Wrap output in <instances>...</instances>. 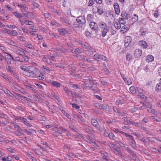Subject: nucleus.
Wrapping results in <instances>:
<instances>
[{"instance_id": "nucleus-1", "label": "nucleus", "mask_w": 161, "mask_h": 161, "mask_svg": "<svg viewBox=\"0 0 161 161\" xmlns=\"http://www.w3.org/2000/svg\"><path fill=\"white\" fill-rule=\"evenodd\" d=\"M99 25L102 29V36L103 37H104L109 30V27L107 26L106 24L104 22H100Z\"/></svg>"}, {"instance_id": "nucleus-2", "label": "nucleus", "mask_w": 161, "mask_h": 161, "mask_svg": "<svg viewBox=\"0 0 161 161\" xmlns=\"http://www.w3.org/2000/svg\"><path fill=\"white\" fill-rule=\"evenodd\" d=\"M93 58L97 61L103 60L104 61L107 62L108 61L106 56L99 53H96L93 56Z\"/></svg>"}, {"instance_id": "nucleus-3", "label": "nucleus", "mask_w": 161, "mask_h": 161, "mask_svg": "<svg viewBox=\"0 0 161 161\" xmlns=\"http://www.w3.org/2000/svg\"><path fill=\"white\" fill-rule=\"evenodd\" d=\"M38 70H39L36 68L29 67L27 72L29 73V75L31 77H35L36 75V72Z\"/></svg>"}, {"instance_id": "nucleus-4", "label": "nucleus", "mask_w": 161, "mask_h": 161, "mask_svg": "<svg viewBox=\"0 0 161 161\" xmlns=\"http://www.w3.org/2000/svg\"><path fill=\"white\" fill-rule=\"evenodd\" d=\"M76 20L78 23L80 25H83L86 23V19L84 16L77 17Z\"/></svg>"}, {"instance_id": "nucleus-5", "label": "nucleus", "mask_w": 161, "mask_h": 161, "mask_svg": "<svg viewBox=\"0 0 161 161\" xmlns=\"http://www.w3.org/2000/svg\"><path fill=\"white\" fill-rule=\"evenodd\" d=\"M4 58L8 64H10L11 63L12 59H13L12 55L9 53H8V55L4 57Z\"/></svg>"}, {"instance_id": "nucleus-6", "label": "nucleus", "mask_w": 161, "mask_h": 161, "mask_svg": "<svg viewBox=\"0 0 161 161\" xmlns=\"http://www.w3.org/2000/svg\"><path fill=\"white\" fill-rule=\"evenodd\" d=\"M87 50L85 51V54L89 57H90L92 55L94 52H96V50L92 47H91L90 49H88Z\"/></svg>"}, {"instance_id": "nucleus-7", "label": "nucleus", "mask_w": 161, "mask_h": 161, "mask_svg": "<svg viewBox=\"0 0 161 161\" xmlns=\"http://www.w3.org/2000/svg\"><path fill=\"white\" fill-rule=\"evenodd\" d=\"M90 26L93 31H94L97 32L98 29V27L97 24L95 22H91L90 23Z\"/></svg>"}, {"instance_id": "nucleus-8", "label": "nucleus", "mask_w": 161, "mask_h": 161, "mask_svg": "<svg viewBox=\"0 0 161 161\" xmlns=\"http://www.w3.org/2000/svg\"><path fill=\"white\" fill-rule=\"evenodd\" d=\"M7 34H9L10 36H16L19 35V32L14 30H5Z\"/></svg>"}, {"instance_id": "nucleus-9", "label": "nucleus", "mask_w": 161, "mask_h": 161, "mask_svg": "<svg viewBox=\"0 0 161 161\" xmlns=\"http://www.w3.org/2000/svg\"><path fill=\"white\" fill-rule=\"evenodd\" d=\"M58 31L59 34L62 35H64L67 33H69L70 32L69 30L67 28H60L58 29Z\"/></svg>"}, {"instance_id": "nucleus-10", "label": "nucleus", "mask_w": 161, "mask_h": 161, "mask_svg": "<svg viewBox=\"0 0 161 161\" xmlns=\"http://www.w3.org/2000/svg\"><path fill=\"white\" fill-rule=\"evenodd\" d=\"M131 40L132 39L130 36H127L125 37L124 45L125 47H127L129 46V44L131 42Z\"/></svg>"}, {"instance_id": "nucleus-11", "label": "nucleus", "mask_w": 161, "mask_h": 161, "mask_svg": "<svg viewBox=\"0 0 161 161\" xmlns=\"http://www.w3.org/2000/svg\"><path fill=\"white\" fill-rule=\"evenodd\" d=\"M57 130L58 133L60 134H61L64 132H69V131L68 130L66 129L65 127L62 126H60L58 129H57Z\"/></svg>"}, {"instance_id": "nucleus-12", "label": "nucleus", "mask_w": 161, "mask_h": 161, "mask_svg": "<svg viewBox=\"0 0 161 161\" xmlns=\"http://www.w3.org/2000/svg\"><path fill=\"white\" fill-rule=\"evenodd\" d=\"M113 109L114 111L116 113L118 114V115L119 116H125V114L126 113V111H124L123 113H121L120 111H119L118 109H117L115 107H113Z\"/></svg>"}, {"instance_id": "nucleus-13", "label": "nucleus", "mask_w": 161, "mask_h": 161, "mask_svg": "<svg viewBox=\"0 0 161 161\" xmlns=\"http://www.w3.org/2000/svg\"><path fill=\"white\" fill-rule=\"evenodd\" d=\"M71 52L73 53L78 54L81 53L82 52V48L81 47H78L76 49L72 48L71 49Z\"/></svg>"}, {"instance_id": "nucleus-14", "label": "nucleus", "mask_w": 161, "mask_h": 161, "mask_svg": "<svg viewBox=\"0 0 161 161\" xmlns=\"http://www.w3.org/2000/svg\"><path fill=\"white\" fill-rule=\"evenodd\" d=\"M114 7L115 13L116 14L119 15L120 13V9L119 4L117 3H115L114 4Z\"/></svg>"}, {"instance_id": "nucleus-15", "label": "nucleus", "mask_w": 161, "mask_h": 161, "mask_svg": "<svg viewBox=\"0 0 161 161\" xmlns=\"http://www.w3.org/2000/svg\"><path fill=\"white\" fill-rule=\"evenodd\" d=\"M91 122L92 125L98 129L99 126V124L97 121L94 119H92L91 120Z\"/></svg>"}, {"instance_id": "nucleus-16", "label": "nucleus", "mask_w": 161, "mask_h": 161, "mask_svg": "<svg viewBox=\"0 0 161 161\" xmlns=\"http://www.w3.org/2000/svg\"><path fill=\"white\" fill-rule=\"evenodd\" d=\"M134 54L136 58H139L142 54V51L139 49H137L135 50Z\"/></svg>"}, {"instance_id": "nucleus-17", "label": "nucleus", "mask_w": 161, "mask_h": 161, "mask_svg": "<svg viewBox=\"0 0 161 161\" xmlns=\"http://www.w3.org/2000/svg\"><path fill=\"white\" fill-rule=\"evenodd\" d=\"M66 67H67V69H68L69 71H76V68L74 65L73 64L68 65Z\"/></svg>"}, {"instance_id": "nucleus-18", "label": "nucleus", "mask_w": 161, "mask_h": 161, "mask_svg": "<svg viewBox=\"0 0 161 161\" xmlns=\"http://www.w3.org/2000/svg\"><path fill=\"white\" fill-rule=\"evenodd\" d=\"M98 84L97 83L96 86L95 85H92L88 86V88L92 90L95 92H97V89L98 88Z\"/></svg>"}, {"instance_id": "nucleus-19", "label": "nucleus", "mask_w": 161, "mask_h": 161, "mask_svg": "<svg viewBox=\"0 0 161 161\" xmlns=\"http://www.w3.org/2000/svg\"><path fill=\"white\" fill-rule=\"evenodd\" d=\"M14 15L18 19H22L23 16L22 15L21 13L19 11H15L13 12Z\"/></svg>"}, {"instance_id": "nucleus-20", "label": "nucleus", "mask_w": 161, "mask_h": 161, "mask_svg": "<svg viewBox=\"0 0 161 161\" xmlns=\"http://www.w3.org/2000/svg\"><path fill=\"white\" fill-rule=\"evenodd\" d=\"M129 27L130 26L128 25H125L121 28L120 31L122 32V33H124L129 29Z\"/></svg>"}, {"instance_id": "nucleus-21", "label": "nucleus", "mask_w": 161, "mask_h": 161, "mask_svg": "<svg viewBox=\"0 0 161 161\" xmlns=\"http://www.w3.org/2000/svg\"><path fill=\"white\" fill-rule=\"evenodd\" d=\"M18 6L21 8L22 9L21 11L24 14L25 12V11L28 9V7L26 5L24 4H20L18 5Z\"/></svg>"}, {"instance_id": "nucleus-22", "label": "nucleus", "mask_w": 161, "mask_h": 161, "mask_svg": "<svg viewBox=\"0 0 161 161\" xmlns=\"http://www.w3.org/2000/svg\"><path fill=\"white\" fill-rule=\"evenodd\" d=\"M6 69L7 71L10 73L12 74L15 71L14 69L9 65H6Z\"/></svg>"}, {"instance_id": "nucleus-23", "label": "nucleus", "mask_w": 161, "mask_h": 161, "mask_svg": "<svg viewBox=\"0 0 161 161\" xmlns=\"http://www.w3.org/2000/svg\"><path fill=\"white\" fill-rule=\"evenodd\" d=\"M139 44L141 47H142L143 48H146L147 46V43L143 41H141L139 42Z\"/></svg>"}, {"instance_id": "nucleus-24", "label": "nucleus", "mask_w": 161, "mask_h": 161, "mask_svg": "<svg viewBox=\"0 0 161 161\" xmlns=\"http://www.w3.org/2000/svg\"><path fill=\"white\" fill-rule=\"evenodd\" d=\"M80 44H81L82 47L86 49H90V48L91 47L86 42H82Z\"/></svg>"}, {"instance_id": "nucleus-25", "label": "nucleus", "mask_w": 161, "mask_h": 161, "mask_svg": "<svg viewBox=\"0 0 161 161\" xmlns=\"http://www.w3.org/2000/svg\"><path fill=\"white\" fill-rule=\"evenodd\" d=\"M154 57L151 55H149L146 57V61L147 62H150L154 60Z\"/></svg>"}, {"instance_id": "nucleus-26", "label": "nucleus", "mask_w": 161, "mask_h": 161, "mask_svg": "<svg viewBox=\"0 0 161 161\" xmlns=\"http://www.w3.org/2000/svg\"><path fill=\"white\" fill-rule=\"evenodd\" d=\"M129 142L130 145L134 149H136L137 148V147L136 145V142L134 140V139L130 141Z\"/></svg>"}, {"instance_id": "nucleus-27", "label": "nucleus", "mask_w": 161, "mask_h": 161, "mask_svg": "<svg viewBox=\"0 0 161 161\" xmlns=\"http://www.w3.org/2000/svg\"><path fill=\"white\" fill-rule=\"evenodd\" d=\"M51 84L53 86L57 88L60 87L61 85V84L58 82L55 81H53L52 82Z\"/></svg>"}, {"instance_id": "nucleus-28", "label": "nucleus", "mask_w": 161, "mask_h": 161, "mask_svg": "<svg viewBox=\"0 0 161 161\" xmlns=\"http://www.w3.org/2000/svg\"><path fill=\"white\" fill-rule=\"evenodd\" d=\"M114 25L115 27L117 29H120L121 27V25L119 22L115 21L114 22Z\"/></svg>"}, {"instance_id": "nucleus-29", "label": "nucleus", "mask_w": 161, "mask_h": 161, "mask_svg": "<svg viewBox=\"0 0 161 161\" xmlns=\"http://www.w3.org/2000/svg\"><path fill=\"white\" fill-rule=\"evenodd\" d=\"M61 19L62 22L63 23L67 24L68 25H69V26H70V24L69 23V20L67 19L66 18H65L64 17H62L61 18Z\"/></svg>"}, {"instance_id": "nucleus-30", "label": "nucleus", "mask_w": 161, "mask_h": 161, "mask_svg": "<svg viewBox=\"0 0 161 161\" xmlns=\"http://www.w3.org/2000/svg\"><path fill=\"white\" fill-rule=\"evenodd\" d=\"M9 17L8 15L4 14L3 16L0 17V20L3 21H5L7 20Z\"/></svg>"}, {"instance_id": "nucleus-31", "label": "nucleus", "mask_w": 161, "mask_h": 161, "mask_svg": "<svg viewBox=\"0 0 161 161\" xmlns=\"http://www.w3.org/2000/svg\"><path fill=\"white\" fill-rule=\"evenodd\" d=\"M24 14L29 18L31 19L34 18L33 14L31 12H27V13Z\"/></svg>"}, {"instance_id": "nucleus-32", "label": "nucleus", "mask_w": 161, "mask_h": 161, "mask_svg": "<svg viewBox=\"0 0 161 161\" xmlns=\"http://www.w3.org/2000/svg\"><path fill=\"white\" fill-rule=\"evenodd\" d=\"M149 118L151 119V120H152V121H156L157 122H159L161 121V119L159 117L158 118V119H156L154 116H149Z\"/></svg>"}, {"instance_id": "nucleus-33", "label": "nucleus", "mask_w": 161, "mask_h": 161, "mask_svg": "<svg viewBox=\"0 0 161 161\" xmlns=\"http://www.w3.org/2000/svg\"><path fill=\"white\" fill-rule=\"evenodd\" d=\"M84 130L87 132L88 134L90 135H92V131L90 130L89 127L88 126H86L84 127Z\"/></svg>"}, {"instance_id": "nucleus-34", "label": "nucleus", "mask_w": 161, "mask_h": 161, "mask_svg": "<svg viewBox=\"0 0 161 161\" xmlns=\"http://www.w3.org/2000/svg\"><path fill=\"white\" fill-rule=\"evenodd\" d=\"M31 5L32 6V8L33 9H35L38 8L39 7V5L38 4L35 2H33L32 3Z\"/></svg>"}, {"instance_id": "nucleus-35", "label": "nucleus", "mask_w": 161, "mask_h": 161, "mask_svg": "<svg viewBox=\"0 0 161 161\" xmlns=\"http://www.w3.org/2000/svg\"><path fill=\"white\" fill-rule=\"evenodd\" d=\"M138 20V16L136 14H134L132 18V21L133 22H135Z\"/></svg>"}, {"instance_id": "nucleus-36", "label": "nucleus", "mask_w": 161, "mask_h": 161, "mask_svg": "<svg viewBox=\"0 0 161 161\" xmlns=\"http://www.w3.org/2000/svg\"><path fill=\"white\" fill-rule=\"evenodd\" d=\"M155 90L158 92H160L161 91V84L159 82L156 85Z\"/></svg>"}, {"instance_id": "nucleus-37", "label": "nucleus", "mask_w": 161, "mask_h": 161, "mask_svg": "<svg viewBox=\"0 0 161 161\" xmlns=\"http://www.w3.org/2000/svg\"><path fill=\"white\" fill-rule=\"evenodd\" d=\"M104 12L103 11V9L101 8L100 6L97 8V13H98L99 14H102Z\"/></svg>"}, {"instance_id": "nucleus-38", "label": "nucleus", "mask_w": 161, "mask_h": 161, "mask_svg": "<svg viewBox=\"0 0 161 161\" xmlns=\"http://www.w3.org/2000/svg\"><path fill=\"white\" fill-rule=\"evenodd\" d=\"M108 136L111 140H115L116 137L115 136L114 134L112 133H109L108 134Z\"/></svg>"}, {"instance_id": "nucleus-39", "label": "nucleus", "mask_w": 161, "mask_h": 161, "mask_svg": "<svg viewBox=\"0 0 161 161\" xmlns=\"http://www.w3.org/2000/svg\"><path fill=\"white\" fill-rule=\"evenodd\" d=\"M42 59L44 61L46 62L47 64H51V63H52V62L50 61H49L47 60L46 57L42 55Z\"/></svg>"}, {"instance_id": "nucleus-40", "label": "nucleus", "mask_w": 161, "mask_h": 161, "mask_svg": "<svg viewBox=\"0 0 161 161\" xmlns=\"http://www.w3.org/2000/svg\"><path fill=\"white\" fill-rule=\"evenodd\" d=\"M124 81L125 83L128 85L131 84L132 83L131 80L129 78H125Z\"/></svg>"}, {"instance_id": "nucleus-41", "label": "nucleus", "mask_w": 161, "mask_h": 161, "mask_svg": "<svg viewBox=\"0 0 161 161\" xmlns=\"http://www.w3.org/2000/svg\"><path fill=\"white\" fill-rule=\"evenodd\" d=\"M25 46L28 47V48L31 49H35L34 47L31 44L28 43H25L24 44Z\"/></svg>"}, {"instance_id": "nucleus-42", "label": "nucleus", "mask_w": 161, "mask_h": 161, "mask_svg": "<svg viewBox=\"0 0 161 161\" xmlns=\"http://www.w3.org/2000/svg\"><path fill=\"white\" fill-rule=\"evenodd\" d=\"M126 59L127 61H130L132 59V57L130 53H127L126 55Z\"/></svg>"}, {"instance_id": "nucleus-43", "label": "nucleus", "mask_w": 161, "mask_h": 161, "mask_svg": "<svg viewBox=\"0 0 161 161\" xmlns=\"http://www.w3.org/2000/svg\"><path fill=\"white\" fill-rule=\"evenodd\" d=\"M30 29L32 30V31H31L32 32H36L38 30L36 27L34 25L31 26L30 27Z\"/></svg>"}, {"instance_id": "nucleus-44", "label": "nucleus", "mask_w": 161, "mask_h": 161, "mask_svg": "<svg viewBox=\"0 0 161 161\" xmlns=\"http://www.w3.org/2000/svg\"><path fill=\"white\" fill-rule=\"evenodd\" d=\"M119 21V23H120V24L122 25H124L126 23L125 19L123 18H120Z\"/></svg>"}, {"instance_id": "nucleus-45", "label": "nucleus", "mask_w": 161, "mask_h": 161, "mask_svg": "<svg viewBox=\"0 0 161 161\" xmlns=\"http://www.w3.org/2000/svg\"><path fill=\"white\" fill-rule=\"evenodd\" d=\"M44 73H40L39 76H37V79L39 80H42L44 79Z\"/></svg>"}, {"instance_id": "nucleus-46", "label": "nucleus", "mask_w": 161, "mask_h": 161, "mask_svg": "<svg viewBox=\"0 0 161 161\" xmlns=\"http://www.w3.org/2000/svg\"><path fill=\"white\" fill-rule=\"evenodd\" d=\"M131 159L135 161H138V159L137 158V155L134 153V155H133V154H131Z\"/></svg>"}, {"instance_id": "nucleus-47", "label": "nucleus", "mask_w": 161, "mask_h": 161, "mask_svg": "<svg viewBox=\"0 0 161 161\" xmlns=\"http://www.w3.org/2000/svg\"><path fill=\"white\" fill-rule=\"evenodd\" d=\"M101 106V107L99 108L103 109V110H107L108 109V106L107 104H102Z\"/></svg>"}, {"instance_id": "nucleus-48", "label": "nucleus", "mask_w": 161, "mask_h": 161, "mask_svg": "<svg viewBox=\"0 0 161 161\" xmlns=\"http://www.w3.org/2000/svg\"><path fill=\"white\" fill-rule=\"evenodd\" d=\"M125 148L126 149V151L130 153L131 154H133V155H134V152L132 150L130 147H126Z\"/></svg>"}, {"instance_id": "nucleus-49", "label": "nucleus", "mask_w": 161, "mask_h": 161, "mask_svg": "<svg viewBox=\"0 0 161 161\" xmlns=\"http://www.w3.org/2000/svg\"><path fill=\"white\" fill-rule=\"evenodd\" d=\"M129 89L130 92L132 93L133 94L136 93V91L134 87L132 86L130 87Z\"/></svg>"}, {"instance_id": "nucleus-50", "label": "nucleus", "mask_w": 161, "mask_h": 161, "mask_svg": "<svg viewBox=\"0 0 161 161\" xmlns=\"http://www.w3.org/2000/svg\"><path fill=\"white\" fill-rule=\"evenodd\" d=\"M124 119L125 120L124 124L125 125H129L130 124H131V122L132 121H130V120H127V119H126L125 118V117L124 118Z\"/></svg>"}, {"instance_id": "nucleus-51", "label": "nucleus", "mask_w": 161, "mask_h": 161, "mask_svg": "<svg viewBox=\"0 0 161 161\" xmlns=\"http://www.w3.org/2000/svg\"><path fill=\"white\" fill-rule=\"evenodd\" d=\"M35 152L38 155H41L42 154L40 149H34Z\"/></svg>"}, {"instance_id": "nucleus-52", "label": "nucleus", "mask_w": 161, "mask_h": 161, "mask_svg": "<svg viewBox=\"0 0 161 161\" xmlns=\"http://www.w3.org/2000/svg\"><path fill=\"white\" fill-rule=\"evenodd\" d=\"M42 14L46 18H49L51 16L50 14L48 12L45 13H43Z\"/></svg>"}, {"instance_id": "nucleus-53", "label": "nucleus", "mask_w": 161, "mask_h": 161, "mask_svg": "<svg viewBox=\"0 0 161 161\" xmlns=\"http://www.w3.org/2000/svg\"><path fill=\"white\" fill-rule=\"evenodd\" d=\"M24 23L26 25H32L33 24V22L29 20H25L24 21Z\"/></svg>"}, {"instance_id": "nucleus-54", "label": "nucleus", "mask_w": 161, "mask_h": 161, "mask_svg": "<svg viewBox=\"0 0 161 161\" xmlns=\"http://www.w3.org/2000/svg\"><path fill=\"white\" fill-rule=\"evenodd\" d=\"M58 126V125L57 124L53 125H46L45 127L47 128H50L51 127H53L55 128H57Z\"/></svg>"}, {"instance_id": "nucleus-55", "label": "nucleus", "mask_w": 161, "mask_h": 161, "mask_svg": "<svg viewBox=\"0 0 161 161\" xmlns=\"http://www.w3.org/2000/svg\"><path fill=\"white\" fill-rule=\"evenodd\" d=\"M25 132L28 135H30L33 132V130L32 129H29V130H26Z\"/></svg>"}, {"instance_id": "nucleus-56", "label": "nucleus", "mask_w": 161, "mask_h": 161, "mask_svg": "<svg viewBox=\"0 0 161 161\" xmlns=\"http://www.w3.org/2000/svg\"><path fill=\"white\" fill-rule=\"evenodd\" d=\"M59 51L62 53H67L69 52V50L67 49H65L64 48H62L61 49H60Z\"/></svg>"}, {"instance_id": "nucleus-57", "label": "nucleus", "mask_w": 161, "mask_h": 161, "mask_svg": "<svg viewBox=\"0 0 161 161\" xmlns=\"http://www.w3.org/2000/svg\"><path fill=\"white\" fill-rule=\"evenodd\" d=\"M64 90L69 96L70 95L69 94H70L71 90H69L66 87L64 88Z\"/></svg>"}, {"instance_id": "nucleus-58", "label": "nucleus", "mask_w": 161, "mask_h": 161, "mask_svg": "<svg viewBox=\"0 0 161 161\" xmlns=\"http://www.w3.org/2000/svg\"><path fill=\"white\" fill-rule=\"evenodd\" d=\"M57 66L61 68L64 69H67V67L64 66L63 64H58Z\"/></svg>"}, {"instance_id": "nucleus-59", "label": "nucleus", "mask_w": 161, "mask_h": 161, "mask_svg": "<svg viewBox=\"0 0 161 161\" xmlns=\"http://www.w3.org/2000/svg\"><path fill=\"white\" fill-rule=\"evenodd\" d=\"M92 18V14H89L87 15V19L88 21H91Z\"/></svg>"}, {"instance_id": "nucleus-60", "label": "nucleus", "mask_w": 161, "mask_h": 161, "mask_svg": "<svg viewBox=\"0 0 161 161\" xmlns=\"http://www.w3.org/2000/svg\"><path fill=\"white\" fill-rule=\"evenodd\" d=\"M86 139H89L91 140V142L92 143H93L94 142V140L93 138L89 135H87L86 137Z\"/></svg>"}, {"instance_id": "nucleus-61", "label": "nucleus", "mask_w": 161, "mask_h": 161, "mask_svg": "<svg viewBox=\"0 0 161 161\" xmlns=\"http://www.w3.org/2000/svg\"><path fill=\"white\" fill-rule=\"evenodd\" d=\"M69 72L70 73V74L71 75H72L73 77H76V71H69Z\"/></svg>"}, {"instance_id": "nucleus-62", "label": "nucleus", "mask_w": 161, "mask_h": 161, "mask_svg": "<svg viewBox=\"0 0 161 161\" xmlns=\"http://www.w3.org/2000/svg\"><path fill=\"white\" fill-rule=\"evenodd\" d=\"M131 124L134 125L136 127H140V124L139 123L134 122V121H131Z\"/></svg>"}, {"instance_id": "nucleus-63", "label": "nucleus", "mask_w": 161, "mask_h": 161, "mask_svg": "<svg viewBox=\"0 0 161 161\" xmlns=\"http://www.w3.org/2000/svg\"><path fill=\"white\" fill-rule=\"evenodd\" d=\"M17 38L19 40L22 42H24L25 41V38L21 36H19L17 37Z\"/></svg>"}, {"instance_id": "nucleus-64", "label": "nucleus", "mask_w": 161, "mask_h": 161, "mask_svg": "<svg viewBox=\"0 0 161 161\" xmlns=\"http://www.w3.org/2000/svg\"><path fill=\"white\" fill-rule=\"evenodd\" d=\"M100 81L102 84L104 86L107 85L108 83L107 81L103 79H101Z\"/></svg>"}]
</instances>
